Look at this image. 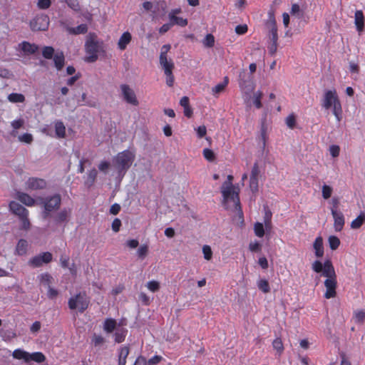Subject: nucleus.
I'll use <instances>...</instances> for the list:
<instances>
[{
    "label": "nucleus",
    "mask_w": 365,
    "mask_h": 365,
    "mask_svg": "<svg viewBox=\"0 0 365 365\" xmlns=\"http://www.w3.org/2000/svg\"><path fill=\"white\" fill-rule=\"evenodd\" d=\"M54 128L55 134L52 135L49 131L48 127H44L41 129V132L47 135L55 137L56 138H65L66 136V128L64 123L61 120H56L52 123Z\"/></svg>",
    "instance_id": "1a4fd4ad"
},
{
    "label": "nucleus",
    "mask_w": 365,
    "mask_h": 365,
    "mask_svg": "<svg viewBox=\"0 0 365 365\" xmlns=\"http://www.w3.org/2000/svg\"><path fill=\"white\" fill-rule=\"evenodd\" d=\"M321 190L322 198L325 200H327L331 198L334 192V187L324 183L322 185Z\"/></svg>",
    "instance_id": "c756f323"
},
{
    "label": "nucleus",
    "mask_w": 365,
    "mask_h": 365,
    "mask_svg": "<svg viewBox=\"0 0 365 365\" xmlns=\"http://www.w3.org/2000/svg\"><path fill=\"white\" fill-rule=\"evenodd\" d=\"M329 205H330V211H331V213H332L334 211H340L339 210V197H332L331 199V200L329 202Z\"/></svg>",
    "instance_id": "de8ad7c7"
},
{
    "label": "nucleus",
    "mask_w": 365,
    "mask_h": 365,
    "mask_svg": "<svg viewBox=\"0 0 365 365\" xmlns=\"http://www.w3.org/2000/svg\"><path fill=\"white\" fill-rule=\"evenodd\" d=\"M88 27L86 24H81L76 27H67L66 31L70 34H81L87 32Z\"/></svg>",
    "instance_id": "c85d7f7f"
},
{
    "label": "nucleus",
    "mask_w": 365,
    "mask_h": 365,
    "mask_svg": "<svg viewBox=\"0 0 365 365\" xmlns=\"http://www.w3.org/2000/svg\"><path fill=\"white\" fill-rule=\"evenodd\" d=\"M98 172L96 169H92L88 173V178L86 180V185L88 186H91L97 177Z\"/></svg>",
    "instance_id": "79ce46f5"
},
{
    "label": "nucleus",
    "mask_w": 365,
    "mask_h": 365,
    "mask_svg": "<svg viewBox=\"0 0 365 365\" xmlns=\"http://www.w3.org/2000/svg\"><path fill=\"white\" fill-rule=\"evenodd\" d=\"M21 222V229L28 230L30 228V222L28 219V215H26L25 217H19Z\"/></svg>",
    "instance_id": "052dcab7"
},
{
    "label": "nucleus",
    "mask_w": 365,
    "mask_h": 365,
    "mask_svg": "<svg viewBox=\"0 0 365 365\" xmlns=\"http://www.w3.org/2000/svg\"><path fill=\"white\" fill-rule=\"evenodd\" d=\"M54 63L57 70H61L64 65V56L62 53H56L54 56Z\"/></svg>",
    "instance_id": "e433bc0d"
},
{
    "label": "nucleus",
    "mask_w": 365,
    "mask_h": 365,
    "mask_svg": "<svg viewBox=\"0 0 365 365\" xmlns=\"http://www.w3.org/2000/svg\"><path fill=\"white\" fill-rule=\"evenodd\" d=\"M312 247L316 257L321 258L324 256V240L322 236H318L315 238Z\"/></svg>",
    "instance_id": "dca6fc26"
},
{
    "label": "nucleus",
    "mask_w": 365,
    "mask_h": 365,
    "mask_svg": "<svg viewBox=\"0 0 365 365\" xmlns=\"http://www.w3.org/2000/svg\"><path fill=\"white\" fill-rule=\"evenodd\" d=\"M269 38H271L272 42H277L278 35H277V27L276 25V21L274 18H272L269 21Z\"/></svg>",
    "instance_id": "a878e982"
},
{
    "label": "nucleus",
    "mask_w": 365,
    "mask_h": 365,
    "mask_svg": "<svg viewBox=\"0 0 365 365\" xmlns=\"http://www.w3.org/2000/svg\"><path fill=\"white\" fill-rule=\"evenodd\" d=\"M146 287L152 292H155L159 290L160 283L158 281L152 280L149 281L146 284Z\"/></svg>",
    "instance_id": "3c124183"
},
{
    "label": "nucleus",
    "mask_w": 365,
    "mask_h": 365,
    "mask_svg": "<svg viewBox=\"0 0 365 365\" xmlns=\"http://www.w3.org/2000/svg\"><path fill=\"white\" fill-rule=\"evenodd\" d=\"M265 226L262 222H255L254 224V232L258 237H262L265 234Z\"/></svg>",
    "instance_id": "72a5a7b5"
},
{
    "label": "nucleus",
    "mask_w": 365,
    "mask_h": 365,
    "mask_svg": "<svg viewBox=\"0 0 365 365\" xmlns=\"http://www.w3.org/2000/svg\"><path fill=\"white\" fill-rule=\"evenodd\" d=\"M135 159V153L125 150L119 153L114 158L113 163L119 172L126 171L132 165Z\"/></svg>",
    "instance_id": "39448f33"
},
{
    "label": "nucleus",
    "mask_w": 365,
    "mask_h": 365,
    "mask_svg": "<svg viewBox=\"0 0 365 365\" xmlns=\"http://www.w3.org/2000/svg\"><path fill=\"white\" fill-rule=\"evenodd\" d=\"M353 319L356 323H362L365 319V312L360 309L356 310L354 312Z\"/></svg>",
    "instance_id": "37998d69"
},
{
    "label": "nucleus",
    "mask_w": 365,
    "mask_h": 365,
    "mask_svg": "<svg viewBox=\"0 0 365 365\" xmlns=\"http://www.w3.org/2000/svg\"><path fill=\"white\" fill-rule=\"evenodd\" d=\"M91 341L95 346H101L104 343L105 339L101 335L94 334L92 337Z\"/></svg>",
    "instance_id": "6e6d98bb"
},
{
    "label": "nucleus",
    "mask_w": 365,
    "mask_h": 365,
    "mask_svg": "<svg viewBox=\"0 0 365 365\" xmlns=\"http://www.w3.org/2000/svg\"><path fill=\"white\" fill-rule=\"evenodd\" d=\"M29 249V242L24 240L21 239L18 241L16 248L15 255L19 256L26 255Z\"/></svg>",
    "instance_id": "5701e85b"
},
{
    "label": "nucleus",
    "mask_w": 365,
    "mask_h": 365,
    "mask_svg": "<svg viewBox=\"0 0 365 365\" xmlns=\"http://www.w3.org/2000/svg\"><path fill=\"white\" fill-rule=\"evenodd\" d=\"M49 26V18L46 15H39L30 22V27L33 31H46Z\"/></svg>",
    "instance_id": "9d476101"
},
{
    "label": "nucleus",
    "mask_w": 365,
    "mask_h": 365,
    "mask_svg": "<svg viewBox=\"0 0 365 365\" xmlns=\"http://www.w3.org/2000/svg\"><path fill=\"white\" fill-rule=\"evenodd\" d=\"M24 124V120L22 118L14 120L11 122V126L14 129L17 130L21 128Z\"/></svg>",
    "instance_id": "338daca9"
},
{
    "label": "nucleus",
    "mask_w": 365,
    "mask_h": 365,
    "mask_svg": "<svg viewBox=\"0 0 365 365\" xmlns=\"http://www.w3.org/2000/svg\"><path fill=\"white\" fill-rule=\"evenodd\" d=\"M110 167V163L108 161H101L98 165V168L100 172L106 174Z\"/></svg>",
    "instance_id": "603ef678"
},
{
    "label": "nucleus",
    "mask_w": 365,
    "mask_h": 365,
    "mask_svg": "<svg viewBox=\"0 0 365 365\" xmlns=\"http://www.w3.org/2000/svg\"><path fill=\"white\" fill-rule=\"evenodd\" d=\"M354 24L357 31L359 32L362 31L364 25V17L363 12L360 10H358L355 12Z\"/></svg>",
    "instance_id": "b1692460"
},
{
    "label": "nucleus",
    "mask_w": 365,
    "mask_h": 365,
    "mask_svg": "<svg viewBox=\"0 0 365 365\" xmlns=\"http://www.w3.org/2000/svg\"><path fill=\"white\" fill-rule=\"evenodd\" d=\"M247 31V26L246 24L238 25L235 27V32L239 35L245 34Z\"/></svg>",
    "instance_id": "774afa93"
},
{
    "label": "nucleus",
    "mask_w": 365,
    "mask_h": 365,
    "mask_svg": "<svg viewBox=\"0 0 365 365\" xmlns=\"http://www.w3.org/2000/svg\"><path fill=\"white\" fill-rule=\"evenodd\" d=\"M172 26L176 24L180 26H185L187 24V20L182 17L175 16L173 18H169Z\"/></svg>",
    "instance_id": "ea45409f"
},
{
    "label": "nucleus",
    "mask_w": 365,
    "mask_h": 365,
    "mask_svg": "<svg viewBox=\"0 0 365 365\" xmlns=\"http://www.w3.org/2000/svg\"><path fill=\"white\" fill-rule=\"evenodd\" d=\"M321 106L325 110L330 111L337 122L343 118V109L341 100L335 88L327 89L324 91Z\"/></svg>",
    "instance_id": "f257e3e1"
},
{
    "label": "nucleus",
    "mask_w": 365,
    "mask_h": 365,
    "mask_svg": "<svg viewBox=\"0 0 365 365\" xmlns=\"http://www.w3.org/2000/svg\"><path fill=\"white\" fill-rule=\"evenodd\" d=\"M170 45H169V44L163 45L162 46L161 50H160V58H159L160 65H163V64H165V63H167L169 62V60L170 58H169L168 57L167 54H168V52L170 51Z\"/></svg>",
    "instance_id": "cd10ccee"
},
{
    "label": "nucleus",
    "mask_w": 365,
    "mask_h": 365,
    "mask_svg": "<svg viewBox=\"0 0 365 365\" xmlns=\"http://www.w3.org/2000/svg\"><path fill=\"white\" fill-rule=\"evenodd\" d=\"M53 52H54V50L52 47L51 46H46L43 48V57H45L46 58H51L53 55Z\"/></svg>",
    "instance_id": "13d9d810"
},
{
    "label": "nucleus",
    "mask_w": 365,
    "mask_h": 365,
    "mask_svg": "<svg viewBox=\"0 0 365 365\" xmlns=\"http://www.w3.org/2000/svg\"><path fill=\"white\" fill-rule=\"evenodd\" d=\"M162 359H163L162 356L155 355V356H153L152 358H150L147 361V365H157L162 361Z\"/></svg>",
    "instance_id": "e2e57ef3"
},
{
    "label": "nucleus",
    "mask_w": 365,
    "mask_h": 365,
    "mask_svg": "<svg viewBox=\"0 0 365 365\" xmlns=\"http://www.w3.org/2000/svg\"><path fill=\"white\" fill-rule=\"evenodd\" d=\"M328 244L329 246V248L331 250H336L339 247L341 242L338 237L335 235H330L328 237Z\"/></svg>",
    "instance_id": "f704fd0d"
},
{
    "label": "nucleus",
    "mask_w": 365,
    "mask_h": 365,
    "mask_svg": "<svg viewBox=\"0 0 365 365\" xmlns=\"http://www.w3.org/2000/svg\"><path fill=\"white\" fill-rule=\"evenodd\" d=\"M16 198L26 206H33L35 204V200L26 193L18 192Z\"/></svg>",
    "instance_id": "bb28decb"
},
{
    "label": "nucleus",
    "mask_w": 365,
    "mask_h": 365,
    "mask_svg": "<svg viewBox=\"0 0 365 365\" xmlns=\"http://www.w3.org/2000/svg\"><path fill=\"white\" fill-rule=\"evenodd\" d=\"M89 299L85 293H78L71 297L68 300L71 309H76L80 312H84L88 307Z\"/></svg>",
    "instance_id": "423d86ee"
},
{
    "label": "nucleus",
    "mask_w": 365,
    "mask_h": 365,
    "mask_svg": "<svg viewBox=\"0 0 365 365\" xmlns=\"http://www.w3.org/2000/svg\"><path fill=\"white\" fill-rule=\"evenodd\" d=\"M164 71V73L166 77V84L169 87H172L174 84V76L173 74V70L174 68V63L172 59L169 60V62L163 65H160Z\"/></svg>",
    "instance_id": "4468645a"
},
{
    "label": "nucleus",
    "mask_w": 365,
    "mask_h": 365,
    "mask_svg": "<svg viewBox=\"0 0 365 365\" xmlns=\"http://www.w3.org/2000/svg\"><path fill=\"white\" fill-rule=\"evenodd\" d=\"M334 219V228L336 232L342 230L344 225V216L341 211H334L331 213Z\"/></svg>",
    "instance_id": "f3484780"
},
{
    "label": "nucleus",
    "mask_w": 365,
    "mask_h": 365,
    "mask_svg": "<svg viewBox=\"0 0 365 365\" xmlns=\"http://www.w3.org/2000/svg\"><path fill=\"white\" fill-rule=\"evenodd\" d=\"M203 155L207 160H210V161L213 160L215 158L214 153L212 152V150L208 149V148L204 149Z\"/></svg>",
    "instance_id": "69168bd1"
},
{
    "label": "nucleus",
    "mask_w": 365,
    "mask_h": 365,
    "mask_svg": "<svg viewBox=\"0 0 365 365\" xmlns=\"http://www.w3.org/2000/svg\"><path fill=\"white\" fill-rule=\"evenodd\" d=\"M70 210H63L59 212L56 216V220L58 222H64L66 221L70 216Z\"/></svg>",
    "instance_id": "49530a36"
},
{
    "label": "nucleus",
    "mask_w": 365,
    "mask_h": 365,
    "mask_svg": "<svg viewBox=\"0 0 365 365\" xmlns=\"http://www.w3.org/2000/svg\"><path fill=\"white\" fill-rule=\"evenodd\" d=\"M365 221V215L361 213L356 219L351 221L350 227L351 229L356 230L361 227Z\"/></svg>",
    "instance_id": "473e14b6"
},
{
    "label": "nucleus",
    "mask_w": 365,
    "mask_h": 365,
    "mask_svg": "<svg viewBox=\"0 0 365 365\" xmlns=\"http://www.w3.org/2000/svg\"><path fill=\"white\" fill-rule=\"evenodd\" d=\"M81 98V99L79 101L80 105L87 106L89 107H96V103L95 101L87 99V94L86 93H82Z\"/></svg>",
    "instance_id": "c03bdc74"
},
{
    "label": "nucleus",
    "mask_w": 365,
    "mask_h": 365,
    "mask_svg": "<svg viewBox=\"0 0 365 365\" xmlns=\"http://www.w3.org/2000/svg\"><path fill=\"white\" fill-rule=\"evenodd\" d=\"M312 268L315 272L322 273L324 277H331V275L335 274L334 267L329 259L326 260L324 263L319 260H315L312 264Z\"/></svg>",
    "instance_id": "0eeeda50"
},
{
    "label": "nucleus",
    "mask_w": 365,
    "mask_h": 365,
    "mask_svg": "<svg viewBox=\"0 0 365 365\" xmlns=\"http://www.w3.org/2000/svg\"><path fill=\"white\" fill-rule=\"evenodd\" d=\"M232 175H228L227 180L222 184L221 187V192L222 195V202L227 209L234 210L240 212L239 190L232 184Z\"/></svg>",
    "instance_id": "f03ea898"
},
{
    "label": "nucleus",
    "mask_w": 365,
    "mask_h": 365,
    "mask_svg": "<svg viewBox=\"0 0 365 365\" xmlns=\"http://www.w3.org/2000/svg\"><path fill=\"white\" fill-rule=\"evenodd\" d=\"M202 43L204 46L207 48H211L214 46L215 43V38L213 35L209 34H207L205 38L202 41Z\"/></svg>",
    "instance_id": "8fccbe9b"
},
{
    "label": "nucleus",
    "mask_w": 365,
    "mask_h": 365,
    "mask_svg": "<svg viewBox=\"0 0 365 365\" xmlns=\"http://www.w3.org/2000/svg\"><path fill=\"white\" fill-rule=\"evenodd\" d=\"M204 259L207 261H210L212 259V250L210 245H203L202 248Z\"/></svg>",
    "instance_id": "a19ab883"
},
{
    "label": "nucleus",
    "mask_w": 365,
    "mask_h": 365,
    "mask_svg": "<svg viewBox=\"0 0 365 365\" xmlns=\"http://www.w3.org/2000/svg\"><path fill=\"white\" fill-rule=\"evenodd\" d=\"M127 332H128L127 329H125L124 328H118L115 331V334H114L115 341L117 343H120V342L123 341L126 336Z\"/></svg>",
    "instance_id": "2f4dec72"
},
{
    "label": "nucleus",
    "mask_w": 365,
    "mask_h": 365,
    "mask_svg": "<svg viewBox=\"0 0 365 365\" xmlns=\"http://www.w3.org/2000/svg\"><path fill=\"white\" fill-rule=\"evenodd\" d=\"M9 207L10 211L14 215H17L19 217H25L26 215H29V211L15 201H11L9 203Z\"/></svg>",
    "instance_id": "6ab92c4d"
},
{
    "label": "nucleus",
    "mask_w": 365,
    "mask_h": 365,
    "mask_svg": "<svg viewBox=\"0 0 365 365\" xmlns=\"http://www.w3.org/2000/svg\"><path fill=\"white\" fill-rule=\"evenodd\" d=\"M249 249L252 252H259L261 250V245L257 241L251 242L249 245Z\"/></svg>",
    "instance_id": "0e129e2a"
},
{
    "label": "nucleus",
    "mask_w": 365,
    "mask_h": 365,
    "mask_svg": "<svg viewBox=\"0 0 365 365\" xmlns=\"http://www.w3.org/2000/svg\"><path fill=\"white\" fill-rule=\"evenodd\" d=\"M285 123L287 127L293 129L296 125V116L294 113L289 114L285 119Z\"/></svg>",
    "instance_id": "09e8293b"
},
{
    "label": "nucleus",
    "mask_w": 365,
    "mask_h": 365,
    "mask_svg": "<svg viewBox=\"0 0 365 365\" xmlns=\"http://www.w3.org/2000/svg\"><path fill=\"white\" fill-rule=\"evenodd\" d=\"M132 39V36L130 32L125 31L124 32L118 39V48L120 51H124L127 46L130 43Z\"/></svg>",
    "instance_id": "412c9836"
},
{
    "label": "nucleus",
    "mask_w": 365,
    "mask_h": 365,
    "mask_svg": "<svg viewBox=\"0 0 365 365\" xmlns=\"http://www.w3.org/2000/svg\"><path fill=\"white\" fill-rule=\"evenodd\" d=\"M271 219L272 212L269 210H266L264 216V224L267 232H269L272 230V225Z\"/></svg>",
    "instance_id": "4c0bfd02"
},
{
    "label": "nucleus",
    "mask_w": 365,
    "mask_h": 365,
    "mask_svg": "<svg viewBox=\"0 0 365 365\" xmlns=\"http://www.w3.org/2000/svg\"><path fill=\"white\" fill-rule=\"evenodd\" d=\"M85 61L89 63L94 62L98 59V53L103 51V43L98 41L96 36L90 34L86 40Z\"/></svg>",
    "instance_id": "7ed1b4c3"
},
{
    "label": "nucleus",
    "mask_w": 365,
    "mask_h": 365,
    "mask_svg": "<svg viewBox=\"0 0 365 365\" xmlns=\"http://www.w3.org/2000/svg\"><path fill=\"white\" fill-rule=\"evenodd\" d=\"M103 328L106 333H112L118 329L117 322L113 319H106L103 322Z\"/></svg>",
    "instance_id": "393cba45"
},
{
    "label": "nucleus",
    "mask_w": 365,
    "mask_h": 365,
    "mask_svg": "<svg viewBox=\"0 0 365 365\" xmlns=\"http://www.w3.org/2000/svg\"><path fill=\"white\" fill-rule=\"evenodd\" d=\"M326 277L327 279L324 282V286L326 287L324 297L327 299L333 298L336 296V280L335 274Z\"/></svg>",
    "instance_id": "f8f14e48"
},
{
    "label": "nucleus",
    "mask_w": 365,
    "mask_h": 365,
    "mask_svg": "<svg viewBox=\"0 0 365 365\" xmlns=\"http://www.w3.org/2000/svg\"><path fill=\"white\" fill-rule=\"evenodd\" d=\"M52 258L53 255L51 252H45L31 258L28 264L32 267H38L43 264L49 263L52 260Z\"/></svg>",
    "instance_id": "9b49d317"
},
{
    "label": "nucleus",
    "mask_w": 365,
    "mask_h": 365,
    "mask_svg": "<svg viewBox=\"0 0 365 365\" xmlns=\"http://www.w3.org/2000/svg\"><path fill=\"white\" fill-rule=\"evenodd\" d=\"M51 0H38L37 6L40 9H46L51 6Z\"/></svg>",
    "instance_id": "bf43d9fd"
},
{
    "label": "nucleus",
    "mask_w": 365,
    "mask_h": 365,
    "mask_svg": "<svg viewBox=\"0 0 365 365\" xmlns=\"http://www.w3.org/2000/svg\"><path fill=\"white\" fill-rule=\"evenodd\" d=\"M148 252V246L147 245H143L140 246L137 251V255L139 258L144 259Z\"/></svg>",
    "instance_id": "864d4df0"
},
{
    "label": "nucleus",
    "mask_w": 365,
    "mask_h": 365,
    "mask_svg": "<svg viewBox=\"0 0 365 365\" xmlns=\"http://www.w3.org/2000/svg\"><path fill=\"white\" fill-rule=\"evenodd\" d=\"M8 100L11 103H22L25 100V97L21 93H11L8 96Z\"/></svg>",
    "instance_id": "58836bf2"
},
{
    "label": "nucleus",
    "mask_w": 365,
    "mask_h": 365,
    "mask_svg": "<svg viewBox=\"0 0 365 365\" xmlns=\"http://www.w3.org/2000/svg\"><path fill=\"white\" fill-rule=\"evenodd\" d=\"M37 278L41 288L46 289L51 287V284L53 282V277L48 273H42L39 274Z\"/></svg>",
    "instance_id": "aec40b11"
},
{
    "label": "nucleus",
    "mask_w": 365,
    "mask_h": 365,
    "mask_svg": "<svg viewBox=\"0 0 365 365\" xmlns=\"http://www.w3.org/2000/svg\"><path fill=\"white\" fill-rule=\"evenodd\" d=\"M263 93L261 91H257L255 92L252 96H249L247 93L243 96V98L245 103L247 105V106H251L252 103L257 108H262L261 99L262 98Z\"/></svg>",
    "instance_id": "ddd939ff"
},
{
    "label": "nucleus",
    "mask_w": 365,
    "mask_h": 365,
    "mask_svg": "<svg viewBox=\"0 0 365 365\" xmlns=\"http://www.w3.org/2000/svg\"><path fill=\"white\" fill-rule=\"evenodd\" d=\"M18 139L20 142L26 143V144H31L34 140L33 135L31 133H23L22 135H20L18 137Z\"/></svg>",
    "instance_id": "a18cd8bd"
},
{
    "label": "nucleus",
    "mask_w": 365,
    "mask_h": 365,
    "mask_svg": "<svg viewBox=\"0 0 365 365\" xmlns=\"http://www.w3.org/2000/svg\"><path fill=\"white\" fill-rule=\"evenodd\" d=\"M272 345H273L274 349L279 354H281L283 351L284 346H283V343H282L281 339H279V338L275 339L272 342Z\"/></svg>",
    "instance_id": "5fc2aeb1"
},
{
    "label": "nucleus",
    "mask_w": 365,
    "mask_h": 365,
    "mask_svg": "<svg viewBox=\"0 0 365 365\" xmlns=\"http://www.w3.org/2000/svg\"><path fill=\"white\" fill-rule=\"evenodd\" d=\"M61 204V197L59 195H55L49 197L44 204L45 210L51 212L57 209Z\"/></svg>",
    "instance_id": "a211bd4d"
},
{
    "label": "nucleus",
    "mask_w": 365,
    "mask_h": 365,
    "mask_svg": "<svg viewBox=\"0 0 365 365\" xmlns=\"http://www.w3.org/2000/svg\"><path fill=\"white\" fill-rule=\"evenodd\" d=\"M329 151L330 155L333 158H336L339 155L340 148L339 145H331V146H329Z\"/></svg>",
    "instance_id": "4d7b16f0"
},
{
    "label": "nucleus",
    "mask_w": 365,
    "mask_h": 365,
    "mask_svg": "<svg viewBox=\"0 0 365 365\" xmlns=\"http://www.w3.org/2000/svg\"><path fill=\"white\" fill-rule=\"evenodd\" d=\"M120 91L123 96V99L127 103L133 106H138L139 105V101L136 96L134 90L131 88L128 85H121Z\"/></svg>",
    "instance_id": "6e6552de"
},
{
    "label": "nucleus",
    "mask_w": 365,
    "mask_h": 365,
    "mask_svg": "<svg viewBox=\"0 0 365 365\" xmlns=\"http://www.w3.org/2000/svg\"><path fill=\"white\" fill-rule=\"evenodd\" d=\"M46 182L44 180L36 178H30L26 182V188L29 190H36L45 188Z\"/></svg>",
    "instance_id": "2eb2a0df"
},
{
    "label": "nucleus",
    "mask_w": 365,
    "mask_h": 365,
    "mask_svg": "<svg viewBox=\"0 0 365 365\" xmlns=\"http://www.w3.org/2000/svg\"><path fill=\"white\" fill-rule=\"evenodd\" d=\"M18 48L26 55L33 54L38 50L37 46L34 43H30L27 41H23L22 43H19Z\"/></svg>",
    "instance_id": "4be33fe9"
},
{
    "label": "nucleus",
    "mask_w": 365,
    "mask_h": 365,
    "mask_svg": "<svg viewBox=\"0 0 365 365\" xmlns=\"http://www.w3.org/2000/svg\"><path fill=\"white\" fill-rule=\"evenodd\" d=\"M11 356L13 359L26 364H31L32 361L42 363L46 360V356L42 352L36 351L30 353L21 348L14 349Z\"/></svg>",
    "instance_id": "20e7f679"
},
{
    "label": "nucleus",
    "mask_w": 365,
    "mask_h": 365,
    "mask_svg": "<svg viewBox=\"0 0 365 365\" xmlns=\"http://www.w3.org/2000/svg\"><path fill=\"white\" fill-rule=\"evenodd\" d=\"M227 84H228V78L227 77H225L223 82L217 84L215 86H214L212 88V95H214L215 96H217L218 94H220L225 90V88H226Z\"/></svg>",
    "instance_id": "7c9ffc66"
},
{
    "label": "nucleus",
    "mask_w": 365,
    "mask_h": 365,
    "mask_svg": "<svg viewBox=\"0 0 365 365\" xmlns=\"http://www.w3.org/2000/svg\"><path fill=\"white\" fill-rule=\"evenodd\" d=\"M257 286L263 293H268L270 291L269 282L265 279H259L257 282Z\"/></svg>",
    "instance_id": "c9c22d12"
},
{
    "label": "nucleus",
    "mask_w": 365,
    "mask_h": 365,
    "mask_svg": "<svg viewBox=\"0 0 365 365\" xmlns=\"http://www.w3.org/2000/svg\"><path fill=\"white\" fill-rule=\"evenodd\" d=\"M70 259L67 255H62L60 257V264L63 268H66L70 264Z\"/></svg>",
    "instance_id": "680f3d73"
}]
</instances>
